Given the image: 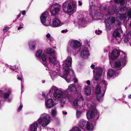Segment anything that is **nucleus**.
I'll use <instances>...</instances> for the list:
<instances>
[{
    "mask_svg": "<svg viewBox=\"0 0 131 131\" xmlns=\"http://www.w3.org/2000/svg\"><path fill=\"white\" fill-rule=\"evenodd\" d=\"M126 56L125 53H123L120 59L117 61L114 62H110L111 67L113 68L109 69L107 72V77L110 78L113 76L117 75L119 72L114 69V68H122L126 63Z\"/></svg>",
    "mask_w": 131,
    "mask_h": 131,
    "instance_id": "1",
    "label": "nucleus"
},
{
    "mask_svg": "<svg viewBox=\"0 0 131 131\" xmlns=\"http://www.w3.org/2000/svg\"><path fill=\"white\" fill-rule=\"evenodd\" d=\"M107 85V82L105 80H102L96 86L95 90V93L98 101L102 100V97L105 93Z\"/></svg>",
    "mask_w": 131,
    "mask_h": 131,
    "instance_id": "2",
    "label": "nucleus"
},
{
    "mask_svg": "<svg viewBox=\"0 0 131 131\" xmlns=\"http://www.w3.org/2000/svg\"><path fill=\"white\" fill-rule=\"evenodd\" d=\"M88 108L91 110L89 111L86 114L88 119H93L96 120L99 118V113L95 108V105L93 103L89 102L87 104Z\"/></svg>",
    "mask_w": 131,
    "mask_h": 131,
    "instance_id": "3",
    "label": "nucleus"
},
{
    "mask_svg": "<svg viewBox=\"0 0 131 131\" xmlns=\"http://www.w3.org/2000/svg\"><path fill=\"white\" fill-rule=\"evenodd\" d=\"M53 92V96L55 99L61 101H64V99L66 98L65 91L63 92L60 89H59L56 86H52L50 89L49 93V94H52Z\"/></svg>",
    "mask_w": 131,
    "mask_h": 131,
    "instance_id": "4",
    "label": "nucleus"
},
{
    "mask_svg": "<svg viewBox=\"0 0 131 131\" xmlns=\"http://www.w3.org/2000/svg\"><path fill=\"white\" fill-rule=\"evenodd\" d=\"M125 1V0H111L110 4L112 5V8L107 5L105 7H103L104 8H103V10L106 12V14L108 13L109 14L112 13H115L116 11H118V10L116 8L115 6H113V5H115V4L119 3L121 5L124 6L126 4Z\"/></svg>",
    "mask_w": 131,
    "mask_h": 131,
    "instance_id": "5",
    "label": "nucleus"
},
{
    "mask_svg": "<svg viewBox=\"0 0 131 131\" xmlns=\"http://www.w3.org/2000/svg\"><path fill=\"white\" fill-rule=\"evenodd\" d=\"M62 8L65 12L73 13L76 10V3L73 0H67L63 4Z\"/></svg>",
    "mask_w": 131,
    "mask_h": 131,
    "instance_id": "6",
    "label": "nucleus"
},
{
    "mask_svg": "<svg viewBox=\"0 0 131 131\" xmlns=\"http://www.w3.org/2000/svg\"><path fill=\"white\" fill-rule=\"evenodd\" d=\"M50 117L49 115L44 113L41 114L37 121L39 124L44 127L48 125L50 122Z\"/></svg>",
    "mask_w": 131,
    "mask_h": 131,
    "instance_id": "7",
    "label": "nucleus"
},
{
    "mask_svg": "<svg viewBox=\"0 0 131 131\" xmlns=\"http://www.w3.org/2000/svg\"><path fill=\"white\" fill-rule=\"evenodd\" d=\"M72 63V59L70 57H68L64 61L62 64L63 74L61 75H64L65 77H66V74L70 72L71 70H72L71 69Z\"/></svg>",
    "mask_w": 131,
    "mask_h": 131,
    "instance_id": "8",
    "label": "nucleus"
},
{
    "mask_svg": "<svg viewBox=\"0 0 131 131\" xmlns=\"http://www.w3.org/2000/svg\"><path fill=\"white\" fill-rule=\"evenodd\" d=\"M81 46V44L79 40L75 39L71 40L69 42L67 48V51L68 53L71 54L73 52V50L77 49Z\"/></svg>",
    "mask_w": 131,
    "mask_h": 131,
    "instance_id": "9",
    "label": "nucleus"
},
{
    "mask_svg": "<svg viewBox=\"0 0 131 131\" xmlns=\"http://www.w3.org/2000/svg\"><path fill=\"white\" fill-rule=\"evenodd\" d=\"M89 12L90 16L94 20L96 19L97 17L100 16L101 13L100 8L95 6L92 3L90 4Z\"/></svg>",
    "mask_w": 131,
    "mask_h": 131,
    "instance_id": "10",
    "label": "nucleus"
},
{
    "mask_svg": "<svg viewBox=\"0 0 131 131\" xmlns=\"http://www.w3.org/2000/svg\"><path fill=\"white\" fill-rule=\"evenodd\" d=\"M94 76L93 81L94 83L99 82L103 78L102 75V69L101 68H97L93 71Z\"/></svg>",
    "mask_w": 131,
    "mask_h": 131,
    "instance_id": "11",
    "label": "nucleus"
},
{
    "mask_svg": "<svg viewBox=\"0 0 131 131\" xmlns=\"http://www.w3.org/2000/svg\"><path fill=\"white\" fill-rule=\"evenodd\" d=\"M42 95L45 98V105L46 108H50L56 104L54 102L52 99L51 98V95L50 94H48L46 95L45 93H43Z\"/></svg>",
    "mask_w": 131,
    "mask_h": 131,
    "instance_id": "12",
    "label": "nucleus"
},
{
    "mask_svg": "<svg viewBox=\"0 0 131 131\" xmlns=\"http://www.w3.org/2000/svg\"><path fill=\"white\" fill-rule=\"evenodd\" d=\"M56 54L50 55L49 57L48 61L51 66H53L54 69L59 70L60 68L59 62L56 60Z\"/></svg>",
    "mask_w": 131,
    "mask_h": 131,
    "instance_id": "13",
    "label": "nucleus"
},
{
    "mask_svg": "<svg viewBox=\"0 0 131 131\" xmlns=\"http://www.w3.org/2000/svg\"><path fill=\"white\" fill-rule=\"evenodd\" d=\"M59 75L61 77L64 78L68 83H69L72 81H73V82L75 83H76L78 81L77 79L75 78V74L73 70H71L70 72L67 74L66 75V77H65L64 75H61L59 74Z\"/></svg>",
    "mask_w": 131,
    "mask_h": 131,
    "instance_id": "14",
    "label": "nucleus"
},
{
    "mask_svg": "<svg viewBox=\"0 0 131 131\" xmlns=\"http://www.w3.org/2000/svg\"><path fill=\"white\" fill-rule=\"evenodd\" d=\"M61 5L56 3L52 5L50 8V12L52 15H55L59 11Z\"/></svg>",
    "mask_w": 131,
    "mask_h": 131,
    "instance_id": "15",
    "label": "nucleus"
},
{
    "mask_svg": "<svg viewBox=\"0 0 131 131\" xmlns=\"http://www.w3.org/2000/svg\"><path fill=\"white\" fill-rule=\"evenodd\" d=\"M48 13L47 12H45L42 14L40 18L41 21L42 23L44 25L46 26H49L50 25V21H48V23L46 22V19L47 17Z\"/></svg>",
    "mask_w": 131,
    "mask_h": 131,
    "instance_id": "16",
    "label": "nucleus"
},
{
    "mask_svg": "<svg viewBox=\"0 0 131 131\" xmlns=\"http://www.w3.org/2000/svg\"><path fill=\"white\" fill-rule=\"evenodd\" d=\"M63 24V23L59 19L55 18H54L52 20V26L53 27H56L60 26Z\"/></svg>",
    "mask_w": 131,
    "mask_h": 131,
    "instance_id": "17",
    "label": "nucleus"
},
{
    "mask_svg": "<svg viewBox=\"0 0 131 131\" xmlns=\"http://www.w3.org/2000/svg\"><path fill=\"white\" fill-rule=\"evenodd\" d=\"M90 55V53L88 49H85L82 51L80 53V56L83 59H86L88 58Z\"/></svg>",
    "mask_w": 131,
    "mask_h": 131,
    "instance_id": "18",
    "label": "nucleus"
},
{
    "mask_svg": "<svg viewBox=\"0 0 131 131\" xmlns=\"http://www.w3.org/2000/svg\"><path fill=\"white\" fill-rule=\"evenodd\" d=\"M60 70V68L59 70H57L56 68L54 69V67H53L52 69H50L51 72H50V75L52 79L53 80L56 79L57 77L58 76V72L56 71V70L58 71Z\"/></svg>",
    "mask_w": 131,
    "mask_h": 131,
    "instance_id": "19",
    "label": "nucleus"
},
{
    "mask_svg": "<svg viewBox=\"0 0 131 131\" xmlns=\"http://www.w3.org/2000/svg\"><path fill=\"white\" fill-rule=\"evenodd\" d=\"M119 54V52L117 49H114L112 52L111 57L112 59H114L118 57Z\"/></svg>",
    "mask_w": 131,
    "mask_h": 131,
    "instance_id": "20",
    "label": "nucleus"
},
{
    "mask_svg": "<svg viewBox=\"0 0 131 131\" xmlns=\"http://www.w3.org/2000/svg\"><path fill=\"white\" fill-rule=\"evenodd\" d=\"M76 88L75 86V84H70L68 86L67 90L65 91L66 93H69L71 92H75Z\"/></svg>",
    "mask_w": 131,
    "mask_h": 131,
    "instance_id": "21",
    "label": "nucleus"
},
{
    "mask_svg": "<svg viewBox=\"0 0 131 131\" xmlns=\"http://www.w3.org/2000/svg\"><path fill=\"white\" fill-rule=\"evenodd\" d=\"M84 92L85 95L87 96H89L91 93V88L88 86H85L84 87Z\"/></svg>",
    "mask_w": 131,
    "mask_h": 131,
    "instance_id": "22",
    "label": "nucleus"
},
{
    "mask_svg": "<svg viewBox=\"0 0 131 131\" xmlns=\"http://www.w3.org/2000/svg\"><path fill=\"white\" fill-rule=\"evenodd\" d=\"M80 103H81V101H80V100L77 99L74 100L73 102L74 108H77L78 106H80V107H82L83 104H81Z\"/></svg>",
    "mask_w": 131,
    "mask_h": 131,
    "instance_id": "23",
    "label": "nucleus"
},
{
    "mask_svg": "<svg viewBox=\"0 0 131 131\" xmlns=\"http://www.w3.org/2000/svg\"><path fill=\"white\" fill-rule=\"evenodd\" d=\"M38 126V124L37 123H34L30 125V129L31 131H36Z\"/></svg>",
    "mask_w": 131,
    "mask_h": 131,
    "instance_id": "24",
    "label": "nucleus"
},
{
    "mask_svg": "<svg viewBox=\"0 0 131 131\" xmlns=\"http://www.w3.org/2000/svg\"><path fill=\"white\" fill-rule=\"evenodd\" d=\"M47 54L45 53H43L41 56V59L42 64L45 66H46V60L47 58Z\"/></svg>",
    "mask_w": 131,
    "mask_h": 131,
    "instance_id": "25",
    "label": "nucleus"
},
{
    "mask_svg": "<svg viewBox=\"0 0 131 131\" xmlns=\"http://www.w3.org/2000/svg\"><path fill=\"white\" fill-rule=\"evenodd\" d=\"M86 124V121L84 119H82L80 121L79 123V126L80 127L83 128L85 127Z\"/></svg>",
    "mask_w": 131,
    "mask_h": 131,
    "instance_id": "26",
    "label": "nucleus"
},
{
    "mask_svg": "<svg viewBox=\"0 0 131 131\" xmlns=\"http://www.w3.org/2000/svg\"><path fill=\"white\" fill-rule=\"evenodd\" d=\"M105 20H107L108 22L111 25L115 24V19L113 17H110L109 18H107Z\"/></svg>",
    "mask_w": 131,
    "mask_h": 131,
    "instance_id": "27",
    "label": "nucleus"
},
{
    "mask_svg": "<svg viewBox=\"0 0 131 131\" xmlns=\"http://www.w3.org/2000/svg\"><path fill=\"white\" fill-rule=\"evenodd\" d=\"M35 42L33 41H30L28 43L29 48L31 50L34 49L35 48Z\"/></svg>",
    "mask_w": 131,
    "mask_h": 131,
    "instance_id": "28",
    "label": "nucleus"
},
{
    "mask_svg": "<svg viewBox=\"0 0 131 131\" xmlns=\"http://www.w3.org/2000/svg\"><path fill=\"white\" fill-rule=\"evenodd\" d=\"M94 126L91 123L88 122L86 124V128L89 130H92L94 129Z\"/></svg>",
    "mask_w": 131,
    "mask_h": 131,
    "instance_id": "29",
    "label": "nucleus"
},
{
    "mask_svg": "<svg viewBox=\"0 0 131 131\" xmlns=\"http://www.w3.org/2000/svg\"><path fill=\"white\" fill-rule=\"evenodd\" d=\"M105 23L106 26V29L107 31L111 29L112 25L110 24L108 22V20H105Z\"/></svg>",
    "mask_w": 131,
    "mask_h": 131,
    "instance_id": "30",
    "label": "nucleus"
},
{
    "mask_svg": "<svg viewBox=\"0 0 131 131\" xmlns=\"http://www.w3.org/2000/svg\"><path fill=\"white\" fill-rule=\"evenodd\" d=\"M117 15L121 20H125L127 17L126 15L123 13V14L118 13L117 14Z\"/></svg>",
    "mask_w": 131,
    "mask_h": 131,
    "instance_id": "31",
    "label": "nucleus"
},
{
    "mask_svg": "<svg viewBox=\"0 0 131 131\" xmlns=\"http://www.w3.org/2000/svg\"><path fill=\"white\" fill-rule=\"evenodd\" d=\"M79 24L83 27H84V24H86L85 19L84 18H82L80 19L79 21Z\"/></svg>",
    "mask_w": 131,
    "mask_h": 131,
    "instance_id": "32",
    "label": "nucleus"
},
{
    "mask_svg": "<svg viewBox=\"0 0 131 131\" xmlns=\"http://www.w3.org/2000/svg\"><path fill=\"white\" fill-rule=\"evenodd\" d=\"M65 96H66V98L64 100L67 99L68 100V101L70 102H71L73 100V97L69 94L68 93L66 92Z\"/></svg>",
    "mask_w": 131,
    "mask_h": 131,
    "instance_id": "33",
    "label": "nucleus"
},
{
    "mask_svg": "<svg viewBox=\"0 0 131 131\" xmlns=\"http://www.w3.org/2000/svg\"><path fill=\"white\" fill-rule=\"evenodd\" d=\"M11 92V90L10 89H9L7 92L4 94L3 96L5 99H6L8 98Z\"/></svg>",
    "mask_w": 131,
    "mask_h": 131,
    "instance_id": "34",
    "label": "nucleus"
},
{
    "mask_svg": "<svg viewBox=\"0 0 131 131\" xmlns=\"http://www.w3.org/2000/svg\"><path fill=\"white\" fill-rule=\"evenodd\" d=\"M82 112V111L81 110L78 109L76 110V116L77 118H79L81 117Z\"/></svg>",
    "mask_w": 131,
    "mask_h": 131,
    "instance_id": "35",
    "label": "nucleus"
},
{
    "mask_svg": "<svg viewBox=\"0 0 131 131\" xmlns=\"http://www.w3.org/2000/svg\"><path fill=\"white\" fill-rule=\"evenodd\" d=\"M46 52L47 53L50 54V55H53L54 54H56L54 50L53 49H47L46 50Z\"/></svg>",
    "mask_w": 131,
    "mask_h": 131,
    "instance_id": "36",
    "label": "nucleus"
},
{
    "mask_svg": "<svg viewBox=\"0 0 131 131\" xmlns=\"http://www.w3.org/2000/svg\"><path fill=\"white\" fill-rule=\"evenodd\" d=\"M57 111L56 108H54L51 110V115L53 117H54L57 114Z\"/></svg>",
    "mask_w": 131,
    "mask_h": 131,
    "instance_id": "37",
    "label": "nucleus"
},
{
    "mask_svg": "<svg viewBox=\"0 0 131 131\" xmlns=\"http://www.w3.org/2000/svg\"><path fill=\"white\" fill-rule=\"evenodd\" d=\"M42 52V51L41 50H37L36 53V56L38 58H40Z\"/></svg>",
    "mask_w": 131,
    "mask_h": 131,
    "instance_id": "38",
    "label": "nucleus"
},
{
    "mask_svg": "<svg viewBox=\"0 0 131 131\" xmlns=\"http://www.w3.org/2000/svg\"><path fill=\"white\" fill-rule=\"evenodd\" d=\"M75 86L76 88L75 92H76L80 91L82 89V86L79 84H75Z\"/></svg>",
    "mask_w": 131,
    "mask_h": 131,
    "instance_id": "39",
    "label": "nucleus"
},
{
    "mask_svg": "<svg viewBox=\"0 0 131 131\" xmlns=\"http://www.w3.org/2000/svg\"><path fill=\"white\" fill-rule=\"evenodd\" d=\"M113 34L114 36L117 37H120L121 36V35L119 32L117 31V30H116L115 31Z\"/></svg>",
    "mask_w": 131,
    "mask_h": 131,
    "instance_id": "40",
    "label": "nucleus"
},
{
    "mask_svg": "<svg viewBox=\"0 0 131 131\" xmlns=\"http://www.w3.org/2000/svg\"><path fill=\"white\" fill-rule=\"evenodd\" d=\"M46 37L50 41L52 38V37L51 35L49 33L47 34L46 35Z\"/></svg>",
    "mask_w": 131,
    "mask_h": 131,
    "instance_id": "41",
    "label": "nucleus"
},
{
    "mask_svg": "<svg viewBox=\"0 0 131 131\" xmlns=\"http://www.w3.org/2000/svg\"><path fill=\"white\" fill-rule=\"evenodd\" d=\"M73 131H82L78 127H75L72 129Z\"/></svg>",
    "mask_w": 131,
    "mask_h": 131,
    "instance_id": "42",
    "label": "nucleus"
},
{
    "mask_svg": "<svg viewBox=\"0 0 131 131\" xmlns=\"http://www.w3.org/2000/svg\"><path fill=\"white\" fill-rule=\"evenodd\" d=\"M127 16L128 18H129L131 17V8H130L129 10L127 13Z\"/></svg>",
    "mask_w": 131,
    "mask_h": 131,
    "instance_id": "43",
    "label": "nucleus"
},
{
    "mask_svg": "<svg viewBox=\"0 0 131 131\" xmlns=\"http://www.w3.org/2000/svg\"><path fill=\"white\" fill-rule=\"evenodd\" d=\"M111 47L110 46H108L105 48L104 49V51L105 52H107L108 51L110 50Z\"/></svg>",
    "mask_w": 131,
    "mask_h": 131,
    "instance_id": "44",
    "label": "nucleus"
},
{
    "mask_svg": "<svg viewBox=\"0 0 131 131\" xmlns=\"http://www.w3.org/2000/svg\"><path fill=\"white\" fill-rule=\"evenodd\" d=\"M101 31L100 30H96L95 31V33L97 35H99L100 33H101Z\"/></svg>",
    "mask_w": 131,
    "mask_h": 131,
    "instance_id": "45",
    "label": "nucleus"
},
{
    "mask_svg": "<svg viewBox=\"0 0 131 131\" xmlns=\"http://www.w3.org/2000/svg\"><path fill=\"white\" fill-rule=\"evenodd\" d=\"M9 29V27H6L4 28L3 30L4 32H6Z\"/></svg>",
    "mask_w": 131,
    "mask_h": 131,
    "instance_id": "46",
    "label": "nucleus"
},
{
    "mask_svg": "<svg viewBox=\"0 0 131 131\" xmlns=\"http://www.w3.org/2000/svg\"><path fill=\"white\" fill-rule=\"evenodd\" d=\"M23 105L20 104L19 106V107L18 109V111L19 112L22 109L23 107Z\"/></svg>",
    "mask_w": 131,
    "mask_h": 131,
    "instance_id": "47",
    "label": "nucleus"
},
{
    "mask_svg": "<svg viewBox=\"0 0 131 131\" xmlns=\"http://www.w3.org/2000/svg\"><path fill=\"white\" fill-rule=\"evenodd\" d=\"M47 129L49 131H55V129L53 128H50L49 127H47Z\"/></svg>",
    "mask_w": 131,
    "mask_h": 131,
    "instance_id": "48",
    "label": "nucleus"
},
{
    "mask_svg": "<svg viewBox=\"0 0 131 131\" xmlns=\"http://www.w3.org/2000/svg\"><path fill=\"white\" fill-rule=\"evenodd\" d=\"M68 31V30L67 29L62 30L61 31V32L62 33H66Z\"/></svg>",
    "mask_w": 131,
    "mask_h": 131,
    "instance_id": "49",
    "label": "nucleus"
},
{
    "mask_svg": "<svg viewBox=\"0 0 131 131\" xmlns=\"http://www.w3.org/2000/svg\"><path fill=\"white\" fill-rule=\"evenodd\" d=\"M79 97L80 99L82 101L81 102L82 103L83 102V101L84 100V99L83 98L82 96V95H80Z\"/></svg>",
    "mask_w": 131,
    "mask_h": 131,
    "instance_id": "50",
    "label": "nucleus"
},
{
    "mask_svg": "<svg viewBox=\"0 0 131 131\" xmlns=\"http://www.w3.org/2000/svg\"><path fill=\"white\" fill-rule=\"evenodd\" d=\"M78 3H79V6H81L82 4V2L80 1H78Z\"/></svg>",
    "mask_w": 131,
    "mask_h": 131,
    "instance_id": "51",
    "label": "nucleus"
},
{
    "mask_svg": "<svg viewBox=\"0 0 131 131\" xmlns=\"http://www.w3.org/2000/svg\"><path fill=\"white\" fill-rule=\"evenodd\" d=\"M26 13V12L25 10H23L22 12V14L23 15H24Z\"/></svg>",
    "mask_w": 131,
    "mask_h": 131,
    "instance_id": "52",
    "label": "nucleus"
},
{
    "mask_svg": "<svg viewBox=\"0 0 131 131\" xmlns=\"http://www.w3.org/2000/svg\"><path fill=\"white\" fill-rule=\"evenodd\" d=\"M86 83L87 84L89 85H90V82L89 80L86 81Z\"/></svg>",
    "mask_w": 131,
    "mask_h": 131,
    "instance_id": "53",
    "label": "nucleus"
},
{
    "mask_svg": "<svg viewBox=\"0 0 131 131\" xmlns=\"http://www.w3.org/2000/svg\"><path fill=\"white\" fill-rule=\"evenodd\" d=\"M91 68L92 69H94L95 68V65H94L92 64L91 65Z\"/></svg>",
    "mask_w": 131,
    "mask_h": 131,
    "instance_id": "54",
    "label": "nucleus"
},
{
    "mask_svg": "<svg viewBox=\"0 0 131 131\" xmlns=\"http://www.w3.org/2000/svg\"><path fill=\"white\" fill-rule=\"evenodd\" d=\"M23 28V27H21V26H19V27L18 28V29H17V30H20V29H21L22 28Z\"/></svg>",
    "mask_w": 131,
    "mask_h": 131,
    "instance_id": "55",
    "label": "nucleus"
},
{
    "mask_svg": "<svg viewBox=\"0 0 131 131\" xmlns=\"http://www.w3.org/2000/svg\"><path fill=\"white\" fill-rule=\"evenodd\" d=\"M62 113H63V114H67V113L66 111H63L62 112Z\"/></svg>",
    "mask_w": 131,
    "mask_h": 131,
    "instance_id": "56",
    "label": "nucleus"
},
{
    "mask_svg": "<svg viewBox=\"0 0 131 131\" xmlns=\"http://www.w3.org/2000/svg\"><path fill=\"white\" fill-rule=\"evenodd\" d=\"M12 99L10 98H9L7 100V101L8 102H10L11 101Z\"/></svg>",
    "mask_w": 131,
    "mask_h": 131,
    "instance_id": "57",
    "label": "nucleus"
},
{
    "mask_svg": "<svg viewBox=\"0 0 131 131\" xmlns=\"http://www.w3.org/2000/svg\"><path fill=\"white\" fill-rule=\"evenodd\" d=\"M21 16V14L20 13L17 16V18H19Z\"/></svg>",
    "mask_w": 131,
    "mask_h": 131,
    "instance_id": "58",
    "label": "nucleus"
},
{
    "mask_svg": "<svg viewBox=\"0 0 131 131\" xmlns=\"http://www.w3.org/2000/svg\"><path fill=\"white\" fill-rule=\"evenodd\" d=\"M17 79H18L19 80H21L22 79V78H20L19 77H18L17 78Z\"/></svg>",
    "mask_w": 131,
    "mask_h": 131,
    "instance_id": "59",
    "label": "nucleus"
},
{
    "mask_svg": "<svg viewBox=\"0 0 131 131\" xmlns=\"http://www.w3.org/2000/svg\"><path fill=\"white\" fill-rule=\"evenodd\" d=\"M23 88V85H22V84H21V91H22V92H23V91H22V89Z\"/></svg>",
    "mask_w": 131,
    "mask_h": 131,
    "instance_id": "60",
    "label": "nucleus"
},
{
    "mask_svg": "<svg viewBox=\"0 0 131 131\" xmlns=\"http://www.w3.org/2000/svg\"><path fill=\"white\" fill-rule=\"evenodd\" d=\"M128 97L129 99L131 98V95H128Z\"/></svg>",
    "mask_w": 131,
    "mask_h": 131,
    "instance_id": "61",
    "label": "nucleus"
},
{
    "mask_svg": "<svg viewBox=\"0 0 131 131\" xmlns=\"http://www.w3.org/2000/svg\"><path fill=\"white\" fill-rule=\"evenodd\" d=\"M130 28H131V21H130Z\"/></svg>",
    "mask_w": 131,
    "mask_h": 131,
    "instance_id": "62",
    "label": "nucleus"
},
{
    "mask_svg": "<svg viewBox=\"0 0 131 131\" xmlns=\"http://www.w3.org/2000/svg\"><path fill=\"white\" fill-rule=\"evenodd\" d=\"M129 43L130 45L131 46V42L130 41H129Z\"/></svg>",
    "mask_w": 131,
    "mask_h": 131,
    "instance_id": "63",
    "label": "nucleus"
},
{
    "mask_svg": "<svg viewBox=\"0 0 131 131\" xmlns=\"http://www.w3.org/2000/svg\"><path fill=\"white\" fill-rule=\"evenodd\" d=\"M128 1L131 3V0H128Z\"/></svg>",
    "mask_w": 131,
    "mask_h": 131,
    "instance_id": "64",
    "label": "nucleus"
}]
</instances>
